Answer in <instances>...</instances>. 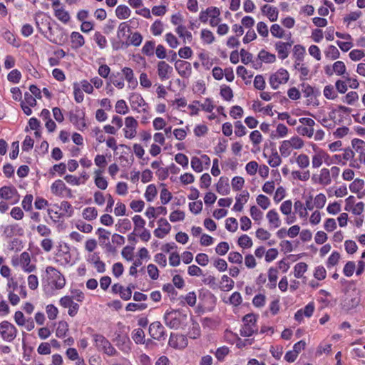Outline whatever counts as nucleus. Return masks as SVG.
I'll return each mask as SVG.
<instances>
[{
    "label": "nucleus",
    "instance_id": "c756f323",
    "mask_svg": "<svg viewBox=\"0 0 365 365\" xmlns=\"http://www.w3.org/2000/svg\"><path fill=\"white\" fill-rule=\"evenodd\" d=\"M82 215L85 220L91 221L97 217L98 211L94 207H88L83 210Z\"/></svg>",
    "mask_w": 365,
    "mask_h": 365
},
{
    "label": "nucleus",
    "instance_id": "774afa93",
    "mask_svg": "<svg viewBox=\"0 0 365 365\" xmlns=\"http://www.w3.org/2000/svg\"><path fill=\"white\" fill-rule=\"evenodd\" d=\"M351 145L356 152L362 153L365 149V142L361 139H353L351 141Z\"/></svg>",
    "mask_w": 365,
    "mask_h": 365
},
{
    "label": "nucleus",
    "instance_id": "1a4fd4ad",
    "mask_svg": "<svg viewBox=\"0 0 365 365\" xmlns=\"http://www.w3.org/2000/svg\"><path fill=\"white\" fill-rule=\"evenodd\" d=\"M137 120L131 116L125 118L124 133L126 138L132 139L136 135Z\"/></svg>",
    "mask_w": 365,
    "mask_h": 365
},
{
    "label": "nucleus",
    "instance_id": "f257e3e1",
    "mask_svg": "<svg viewBox=\"0 0 365 365\" xmlns=\"http://www.w3.org/2000/svg\"><path fill=\"white\" fill-rule=\"evenodd\" d=\"M46 277L48 283L52 284L56 289H61L65 287V277L57 269L52 266L46 268Z\"/></svg>",
    "mask_w": 365,
    "mask_h": 365
},
{
    "label": "nucleus",
    "instance_id": "6e6552de",
    "mask_svg": "<svg viewBox=\"0 0 365 365\" xmlns=\"http://www.w3.org/2000/svg\"><path fill=\"white\" fill-rule=\"evenodd\" d=\"M150 336L158 341L165 340L166 338L165 330L160 322H154L149 326Z\"/></svg>",
    "mask_w": 365,
    "mask_h": 365
},
{
    "label": "nucleus",
    "instance_id": "f03ea898",
    "mask_svg": "<svg viewBox=\"0 0 365 365\" xmlns=\"http://www.w3.org/2000/svg\"><path fill=\"white\" fill-rule=\"evenodd\" d=\"M95 345L98 351H103L109 356L118 355V351L110 342L102 334H93Z\"/></svg>",
    "mask_w": 365,
    "mask_h": 365
},
{
    "label": "nucleus",
    "instance_id": "cd10ccee",
    "mask_svg": "<svg viewBox=\"0 0 365 365\" xmlns=\"http://www.w3.org/2000/svg\"><path fill=\"white\" fill-rule=\"evenodd\" d=\"M131 11L125 5H119L115 9L116 16L119 19H126L130 16Z\"/></svg>",
    "mask_w": 365,
    "mask_h": 365
},
{
    "label": "nucleus",
    "instance_id": "5fc2aeb1",
    "mask_svg": "<svg viewBox=\"0 0 365 365\" xmlns=\"http://www.w3.org/2000/svg\"><path fill=\"white\" fill-rule=\"evenodd\" d=\"M150 31L154 36L160 35L163 31L162 22L160 20L155 21L150 27Z\"/></svg>",
    "mask_w": 365,
    "mask_h": 365
},
{
    "label": "nucleus",
    "instance_id": "a878e982",
    "mask_svg": "<svg viewBox=\"0 0 365 365\" xmlns=\"http://www.w3.org/2000/svg\"><path fill=\"white\" fill-rule=\"evenodd\" d=\"M278 278V271L276 268L271 267L268 270V279L267 284L269 289H274L277 285V280Z\"/></svg>",
    "mask_w": 365,
    "mask_h": 365
},
{
    "label": "nucleus",
    "instance_id": "dca6fc26",
    "mask_svg": "<svg viewBox=\"0 0 365 365\" xmlns=\"http://www.w3.org/2000/svg\"><path fill=\"white\" fill-rule=\"evenodd\" d=\"M292 42H282L277 41L276 42L274 47L276 51L278 53V56L279 58L284 60L288 57L289 54V50L292 47Z\"/></svg>",
    "mask_w": 365,
    "mask_h": 365
},
{
    "label": "nucleus",
    "instance_id": "c85d7f7f",
    "mask_svg": "<svg viewBox=\"0 0 365 365\" xmlns=\"http://www.w3.org/2000/svg\"><path fill=\"white\" fill-rule=\"evenodd\" d=\"M330 171L327 168H322L320 171V175L318 178V182L321 185H328L331 183Z\"/></svg>",
    "mask_w": 365,
    "mask_h": 365
},
{
    "label": "nucleus",
    "instance_id": "bb28decb",
    "mask_svg": "<svg viewBox=\"0 0 365 365\" xmlns=\"http://www.w3.org/2000/svg\"><path fill=\"white\" fill-rule=\"evenodd\" d=\"M227 181V179L224 180L223 178H220L217 183V191L222 195H227L230 192V186Z\"/></svg>",
    "mask_w": 365,
    "mask_h": 365
},
{
    "label": "nucleus",
    "instance_id": "ddd939ff",
    "mask_svg": "<svg viewBox=\"0 0 365 365\" xmlns=\"http://www.w3.org/2000/svg\"><path fill=\"white\" fill-rule=\"evenodd\" d=\"M130 102L134 110H138L139 108L142 107L143 112H148V103L139 93H132L130 96Z\"/></svg>",
    "mask_w": 365,
    "mask_h": 365
},
{
    "label": "nucleus",
    "instance_id": "f704fd0d",
    "mask_svg": "<svg viewBox=\"0 0 365 365\" xmlns=\"http://www.w3.org/2000/svg\"><path fill=\"white\" fill-rule=\"evenodd\" d=\"M307 264L305 262H299L294 267V274L296 278H302L307 270Z\"/></svg>",
    "mask_w": 365,
    "mask_h": 365
},
{
    "label": "nucleus",
    "instance_id": "58836bf2",
    "mask_svg": "<svg viewBox=\"0 0 365 365\" xmlns=\"http://www.w3.org/2000/svg\"><path fill=\"white\" fill-rule=\"evenodd\" d=\"M324 53L326 57L331 60L337 59L340 56L338 48L333 45L329 46Z\"/></svg>",
    "mask_w": 365,
    "mask_h": 365
},
{
    "label": "nucleus",
    "instance_id": "a18cd8bd",
    "mask_svg": "<svg viewBox=\"0 0 365 365\" xmlns=\"http://www.w3.org/2000/svg\"><path fill=\"white\" fill-rule=\"evenodd\" d=\"M297 131L299 134L309 138H312L314 133L313 127H307L304 125L298 126L297 128Z\"/></svg>",
    "mask_w": 365,
    "mask_h": 365
},
{
    "label": "nucleus",
    "instance_id": "5701e85b",
    "mask_svg": "<svg viewBox=\"0 0 365 365\" xmlns=\"http://www.w3.org/2000/svg\"><path fill=\"white\" fill-rule=\"evenodd\" d=\"M71 41L72 43V48L78 49L82 47L85 43L84 37L80 33L73 31L71 34Z\"/></svg>",
    "mask_w": 365,
    "mask_h": 365
},
{
    "label": "nucleus",
    "instance_id": "b1692460",
    "mask_svg": "<svg viewBox=\"0 0 365 365\" xmlns=\"http://www.w3.org/2000/svg\"><path fill=\"white\" fill-rule=\"evenodd\" d=\"M175 32L178 34V36L183 39L185 43H190L192 40V36L191 32L187 31L186 27L182 25H179L176 29Z\"/></svg>",
    "mask_w": 365,
    "mask_h": 365
},
{
    "label": "nucleus",
    "instance_id": "3c124183",
    "mask_svg": "<svg viewBox=\"0 0 365 365\" xmlns=\"http://www.w3.org/2000/svg\"><path fill=\"white\" fill-rule=\"evenodd\" d=\"M294 208L300 217H305L307 215V208L301 201L297 200L294 204Z\"/></svg>",
    "mask_w": 365,
    "mask_h": 365
},
{
    "label": "nucleus",
    "instance_id": "c9c22d12",
    "mask_svg": "<svg viewBox=\"0 0 365 365\" xmlns=\"http://www.w3.org/2000/svg\"><path fill=\"white\" fill-rule=\"evenodd\" d=\"M68 331V324L66 322L61 321L58 324L56 331V336L58 338H63L66 335Z\"/></svg>",
    "mask_w": 365,
    "mask_h": 365
},
{
    "label": "nucleus",
    "instance_id": "37998d69",
    "mask_svg": "<svg viewBox=\"0 0 365 365\" xmlns=\"http://www.w3.org/2000/svg\"><path fill=\"white\" fill-rule=\"evenodd\" d=\"M221 96L227 101H230L233 98V92L231 88L228 86H222L220 89Z\"/></svg>",
    "mask_w": 365,
    "mask_h": 365
},
{
    "label": "nucleus",
    "instance_id": "bf43d9fd",
    "mask_svg": "<svg viewBox=\"0 0 365 365\" xmlns=\"http://www.w3.org/2000/svg\"><path fill=\"white\" fill-rule=\"evenodd\" d=\"M270 32L273 36L279 38H282L284 35V31L277 24L272 25Z\"/></svg>",
    "mask_w": 365,
    "mask_h": 365
},
{
    "label": "nucleus",
    "instance_id": "7c9ffc66",
    "mask_svg": "<svg viewBox=\"0 0 365 365\" xmlns=\"http://www.w3.org/2000/svg\"><path fill=\"white\" fill-rule=\"evenodd\" d=\"M235 282L227 275H223L220 281V289L223 291H230L233 289Z\"/></svg>",
    "mask_w": 365,
    "mask_h": 365
},
{
    "label": "nucleus",
    "instance_id": "864d4df0",
    "mask_svg": "<svg viewBox=\"0 0 365 365\" xmlns=\"http://www.w3.org/2000/svg\"><path fill=\"white\" fill-rule=\"evenodd\" d=\"M296 162L299 168H306L309 165V158L305 154H300L296 159Z\"/></svg>",
    "mask_w": 365,
    "mask_h": 365
},
{
    "label": "nucleus",
    "instance_id": "680f3d73",
    "mask_svg": "<svg viewBox=\"0 0 365 365\" xmlns=\"http://www.w3.org/2000/svg\"><path fill=\"white\" fill-rule=\"evenodd\" d=\"M185 215L183 211L175 210L170 215V220L173 222L178 221H182L185 219Z\"/></svg>",
    "mask_w": 365,
    "mask_h": 365
},
{
    "label": "nucleus",
    "instance_id": "0eeeda50",
    "mask_svg": "<svg viewBox=\"0 0 365 365\" xmlns=\"http://www.w3.org/2000/svg\"><path fill=\"white\" fill-rule=\"evenodd\" d=\"M143 41V36L139 32H134L129 36L128 40L126 41H120L117 43H113V48L114 50H118L123 46L128 47L132 45L134 46H139Z\"/></svg>",
    "mask_w": 365,
    "mask_h": 365
},
{
    "label": "nucleus",
    "instance_id": "473e14b6",
    "mask_svg": "<svg viewBox=\"0 0 365 365\" xmlns=\"http://www.w3.org/2000/svg\"><path fill=\"white\" fill-rule=\"evenodd\" d=\"M258 58L267 63H272L276 61V56L274 54L270 53L267 51L262 49L258 53Z\"/></svg>",
    "mask_w": 365,
    "mask_h": 365
},
{
    "label": "nucleus",
    "instance_id": "de8ad7c7",
    "mask_svg": "<svg viewBox=\"0 0 365 365\" xmlns=\"http://www.w3.org/2000/svg\"><path fill=\"white\" fill-rule=\"evenodd\" d=\"M94 40L100 48H105L107 46V40L106 37L100 32L96 31L94 34Z\"/></svg>",
    "mask_w": 365,
    "mask_h": 365
},
{
    "label": "nucleus",
    "instance_id": "603ef678",
    "mask_svg": "<svg viewBox=\"0 0 365 365\" xmlns=\"http://www.w3.org/2000/svg\"><path fill=\"white\" fill-rule=\"evenodd\" d=\"M3 38L5 41H6L9 43L11 44L14 47L19 46V43L16 41L14 34L10 31H6L3 34Z\"/></svg>",
    "mask_w": 365,
    "mask_h": 365
},
{
    "label": "nucleus",
    "instance_id": "aec40b11",
    "mask_svg": "<svg viewBox=\"0 0 365 365\" xmlns=\"http://www.w3.org/2000/svg\"><path fill=\"white\" fill-rule=\"evenodd\" d=\"M249 196L248 191L243 190L241 194L236 197V202L233 207V210L238 212L242 211L243 204L247 202Z\"/></svg>",
    "mask_w": 365,
    "mask_h": 365
},
{
    "label": "nucleus",
    "instance_id": "39448f33",
    "mask_svg": "<svg viewBox=\"0 0 365 365\" xmlns=\"http://www.w3.org/2000/svg\"><path fill=\"white\" fill-rule=\"evenodd\" d=\"M17 333V329L11 322L5 320L0 323V335L4 341H13L16 337Z\"/></svg>",
    "mask_w": 365,
    "mask_h": 365
},
{
    "label": "nucleus",
    "instance_id": "6ab92c4d",
    "mask_svg": "<svg viewBox=\"0 0 365 365\" xmlns=\"http://www.w3.org/2000/svg\"><path fill=\"white\" fill-rule=\"evenodd\" d=\"M173 72V68L165 61H160L158 63V74L161 80H166L170 78Z\"/></svg>",
    "mask_w": 365,
    "mask_h": 365
},
{
    "label": "nucleus",
    "instance_id": "0e129e2a",
    "mask_svg": "<svg viewBox=\"0 0 365 365\" xmlns=\"http://www.w3.org/2000/svg\"><path fill=\"white\" fill-rule=\"evenodd\" d=\"M48 317L51 320L55 319L58 314V310L53 304H48L46 308Z\"/></svg>",
    "mask_w": 365,
    "mask_h": 365
},
{
    "label": "nucleus",
    "instance_id": "7ed1b4c3",
    "mask_svg": "<svg viewBox=\"0 0 365 365\" xmlns=\"http://www.w3.org/2000/svg\"><path fill=\"white\" fill-rule=\"evenodd\" d=\"M186 318L179 310L166 311L164 314V322L170 329H177L180 327L182 320Z\"/></svg>",
    "mask_w": 365,
    "mask_h": 365
},
{
    "label": "nucleus",
    "instance_id": "412c9836",
    "mask_svg": "<svg viewBox=\"0 0 365 365\" xmlns=\"http://www.w3.org/2000/svg\"><path fill=\"white\" fill-rule=\"evenodd\" d=\"M51 191L56 195H62L63 191H68L71 193V190L68 188L61 180H56L51 187Z\"/></svg>",
    "mask_w": 365,
    "mask_h": 365
},
{
    "label": "nucleus",
    "instance_id": "ea45409f",
    "mask_svg": "<svg viewBox=\"0 0 365 365\" xmlns=\"http://www.w3.org/2000/svg\"><path fill=\"white\" fill-rule=\"evenodd\" d=\"M155 46V41H148L145 43L143 47L142 48V53L148 56H153Z\"/></svg>",
    "mask_w": 365,
    "mask_h": 365
},
{
    "label": "nucleus",
    "instance_id": "c03bdc74",
    "mask_svg": "<svg viewBox=\"0 0 365 365\" xmlns=\"http://www.w3.org/2000/svg\"><path fill=\"white\" fill-rule=\"evenodd\" d=\"M157 195V190L154 185L151 184L149 185L145 190V197L146 198L147 201L151 202L153 200V199Z\"/></svg>",
    "mask_w": 365,
    "mask_h": 365
},
{
    "label": "nucleus",
    "instance_id": "e433bc0d",
    "mask_svg": "<svg viewBox=\"0 0 365 365\" xmlns=\"http://www.w3.org/2000/svg\"><path fill=\"white\" fill-rule=\"evenodd\" d=\"M115 226L117 227L118 231L124 233L131 228V222L128 218L120 219Z\"/></svg>",
    "mask_w": 365,
    "mask_h": 365
},
{
    "label": "nucleus",
    "instance_id": "6e6d98bb",
    "mask_svg": "<svg viewBox=\"0 0 365 365\" xmlns=\"http://www.w3.org/2000/svg\"><path fill=\"white\" fill-rule=\"evenodd\" d=\"M281 163H282V159H281L280 156L278 155L277 152V151L273 152L269 158L268 164L271 167L275 168V167L279 166L281 164Z\"/></svg>",
    "mask_w": 365,
    "mask_h": 365
},
{
    "label": "nucleus",
    "instance_id": "e2e57ef3",
    "mask_svg": "<svg viewBox=\"0 0 365 365\" xmlns=\"http://www.w3.org/2000/svg\"><path fill=\"white\" fill-rule=\"evenodd\" d=\"M290 148H291V145L288 140L282 141V143L279 147V151H280L282 156L285 157V158L288 157L291 153Z\"/></svg>",
    "mask_w": 365,
    "mask_h": 365
},
{
    "label": "nucleus",
    "instance_id": "69168bd1",
    "mask_svg": "<svg viewBox=\"0 0 365 365\" xmlns=\"http://www.w3.org/2000/svg\"><path fill=\"white\" fill-rule=\"evenodd\" d=\"M257 202L264 210L267 209L270 205L269 199L267 196L262 194L257 196Z\"/></svg>",
    "mask_w": 365,
    "mask_h": 365
},
{
    "label": "nucleus",
    "instance_id": "9d476101",
    "mask_svg": "<svg viewBox=\"0 0 365 365\" xmlns=\"http://www.w3.org/2000/svg\"><path fill=\"white\" fill-rule=\"evenodd\" d=\"M84 116L85 113L78 108H76L74 112H69L70 122L77 126L79 130H81V127L85 128L86 126L84 122Z\"/></svg>",
    "mask_w": 365,
    "mask_h": 365
},
{
    "label": "nucleus",
    "instance_id": "052dcab7",
    "mask_svg": "<svg viewBox=\"0 0 365 365\" xmlns=\"http://www.w3.org/2000/svg\"><path fill=\"white\" fill-rule=\"evenodd\" d=\"M225 227L230 232H235L238 227L237 220L234 217L227 218L226 220Z\"/></svg>",
    "mask_w": 365,
    "mask_h": 365
},
{
    "label": "nucleus",
    "instance_id": "f8f14e48",
    "mask_svg": "<svg viewBox=\"0 0 365 365\" xmlns=\"http://www.w3.org/2000/svg\"><path fill=\"white\" fill-rule=\"evenodd\" d=\"M175 68L181 77L188 78L192 73L191 64L186 61H176Z\"/></svg>",
    "mask_w": 365,
    "mask_h": 365
},
{
    "label": "nucleus",
    "instance_id": "2eb2a0df",
    "mask_svg": "<svg viewBox=\"0 0 365 365\" xmlns=\"http://www.w3.org/2000/svg\"><path fill=\"white\" fill-rule=\"evenodd\" d=\"M158 223L159 227L155 230L154 235L158 238H163L165 235L170 232L171 230V225L165 218H160Z\"/></svg>",
    "mask_w": 365,
    "mask_h": 365
},
{
    "label": "nucleus",
    "instance_id": "423d86ee",
    "mask_svg": "<svg viewBox=\"0 0 365 365\" xmlns=\"http://www.w3.org/2000/svg\"><path fill=\"white\" fill-rule=\"evenodd\" d=\"M289 78V74L286 69L280 68L269 77V82L273 89H277L280 84L286 83Z\"/></svg>",
    "mask_w": 365,
    "mask_h": 365
},
{
    "label": "nucleus",
    "instance_id": "a19ab883",
    "mask_svg": "<svg viewBox=\"0 0 365 365\" xmlns=\"http://www.w3.org/2000/svg\"><path fill=\"white\" fill-rule=\"evenodd\" d=\"M96 234L98 235L99 241L101 245H105L107 242H109L110 232L108 230L100 227L97 230Z\"/></svg>",
    "mask_w": 365,
    "mask_h": 365
},
{
    "label": "nucleus",
    "instance_id": "a211bd4d",
    "mask_svg": "<svg viewBox=\"0 0 365 365\" xmlns=\"http://www.w3.org/2000/svg\"><path fill=\"white\" fill-rule=\"evenodd\" d=\"M17 196L14 203L19 201V195L16 189L14 187L4 186L0 188V197L6 200L12 199Z\"/></svg>",
    "mask_w": 365,
    "mask_h": 365
},
{
    "label": "nucleus",
    "instance_id": "09e8293b",
    "mask_svg": "<svg viewBox=\"0 0 365 365\" xmlns=\"http://www.w3.org/2000/svg\"><path fill=\"white\" fill-rule=\"evenodd\" d=\"M238 245L242 248H250L252 246V241L251 238L247 235H242L238 239Z\"/></svg>",
    "mask_w": 365,
    "mask_h": 365
},
{
    "label": "nucleus",
    "instance_id": "9b49d317",
    "mask_svg": "<svg viewBox=\"0 0 365 365\" xmlns=\"http://www.w3.org/2000/svg\"><path fill=\"white\" fill-rule=\"evenodd\" d=\"M187 339L182 334H175L171 333L168 344L175 349H184L187 346Z\"/></svg>",
    "mask_w": 365,
    "mask_h": 365
},
{
    "label": "nucleus",
    "instance_id": "49530a36",
    "mask_svg": "<svg viewBox=\"0 0 365 365\" xmlns=\"http://www.w3.org/2000/svg\"><path fill=\"white\" fill-rule=\"evenodd\" d=\"M201 38L207 44L212 43L215 41V36L212 31L207 29H202L201 31Z\"/></svg>",
    "mask_w": 365,
    "mask_h": 365
},
{
    "label": "nucleus",
    "instance_id": "13d9d810",
    "mask_svg": "<svg viewBox=\"0 0 365 365\" xmlns=\"http://www.w3.org/2000/svg\"><path fill=\"white\" fill-rule=\"evenodd\" d=\"M333 70L338 76H341L346 73V66L343 61H338L333 64Z\"/></svg>",
    "mask_w": 365,
    "mask_h": 365
},
{
    "label": "nucleus",
    "instance_id": "4c0bfd02",
    "mask_svg": "<svg viewBox=\"0 0 365 365\" xmlns=\"http://www.w3.org/2000/svg\"><path fill=\"white\" fill-rule=\"evenodd\" d=\"M326 155L325 152L322 150H319L317 153L312 157V167L315 168L320 167Z\"/></svg>",
    "mask_w": 365,
    "mask_h": 365
},
{
    "label": "nucleus",
    "instance_id": "f3484780",
    "mask_svg": "<svg viewBox=\"0 0 365 365\" xmlns=\"http://www.w3.org/2000/svg\"><path fill=\"white\" fill-rule=\"evenodd\" d=\"M30 255L27 252H24L20 255V264L24 272L30 273L36 270L35 264H31Z\"/></svg>",
    "mask_w": 365,
    "mask_h": 365
},
{
    "label": "nucleus",
    "instance_id": "393cba45",
    "mask_svg": "<svg viewBox=\"0 0 365 365\" xmlns=\"http://www.w3.org/2000/svg\"><path fill=\"white\" fill-rule=\"evenodd\" d=\"M130 31V26L128 22H122L119 24L117 31V37L120 40L123 38H128L129 36L127 35L128 32Z\"/></svg>",
    "mask_w": 365,
    "mask_h": 365
},
{
    "label": "nucleus",
    "instance_id": "4d7b16f0",
    "mask_svg": "<svg viewBox=\"0 0 365 365\" xmlns=\"http://www.w3.org/2000/svg\"><path fill=\"white\" fill-rule=\"evenodd\" d=\"M115 111L119 114L125 115L128 112V107L124 100H119L115 104Z\"/></svg>",
    "mask_w": 365,
    "mask_h": 365
},
{
    "label": "nucleus",
    "instance_id": "2f4dec72",
    "mask_svg": "<svg viewBox=\"0 0 365 365\" xmlns=\"http://www.w3.org/2000/svg\"><path fill=\"white\" fill-rule=\"evenodd\" d=\"M55 16L61 22L66 24L70 21V15L64 9H54Z\"/></svg>",
    "mask_w": 365,
    "mask_h": 365
},
{
    "label": "nucleus",
    "instance_id": "8fccbe9b",
    "mask_svg": "<svg viewBox=\"0 0 365 365\" xmlns=\"http://www.w3.org/2000/svg\"><path fill=\"white\" fill-rule=\"evenodd\" d=\"M232 189L235 191L240 190L245 184V180L242 177H234L231 182Z\"/></svg>",
    "mask_w": 365,
    "mask_h": 365
},
{
    "label": "nucleus",
    "instance_id": "79ce46f5",
    "mask_svg": "<svg viewBox=\"0 0 365 365\" xmlns=\"http://www.w3.org/2000/svg\"><path fill=\"white\" fill-rule=\"evenodd\" d=\"M364 180L356 178L350 184L349 189L352 192L356 193L364 187Z\"/></svg>",
    "mask_w": 365,
    "mask_h": 365
},
{
    "label": "nucleus",
    "instance_id": "4468645a",
    "mask_svg": "<svg viewBox=\"0 0 365 365\" xmlns=\"http://www.w3.org/2000/svg\"><path fill=\"white\" fill-rule=\"evenodd\" d=\"M114 341L116 346L124 353H128L131 350V341L128 336L118 334Z\"/></svg>",
    "mask_w": 365,
    "mask_h": 365
},
{
    "label": "nucleus",
    "instance_id": "4be33fe9",
    "mask_svg": "<svg viewBox=\"0 0 365 365\" xmlns=\"http://www.w3.org/2000/svg\"><path fill=\"white\" fill-rule=\"evenodd\" d=\"M267 219L269 221V223L272 227L277 228L281 225V220L279 219V215L275 210H270L267 213Z\"/></svg>",
    "mask_w": 365,
    "mask_h": 365
},
{
    "label": "nucleus",
    "instance_id": "20e7f679",
    "mask_svg": "<svg viewBox=\"0 0 365 365\" xmlns=\"http://www.w3.org/2000/svg\"><path fill=\"white\" fill-rule=\"evenodd\" d=\"M243 326L240 329L241 336L246 337L250 336L253 334L256 333L258 330L256 324L257 317L253 314H246L243 319Z\"/></svg>",
    "mask_w": 365,
    "mask_h": 365
},
{
    "label": "nucleus",
    "instance_id": "338daca9",
    "mask_svg": "<svg viewBox=\"0 0 365 365\" xmlns=\"http://www.w3.org/2000/svg\"><path fill=\"white\" fill-rule=\"evenodd\" d=\"M21 77V72L17 69L12 70L7 76L8 81L14 83H19Z\"/></svg>",
    "mask_w": 365,
    "mask_h": 365
},
{
    "label": "nucleus",
    "instance_id": "72a5a7b5",
    "mask_svg": "<svg viewBox=\"0 0 365 365\" xmlns=\"http://www.w3.org/2000/svg\"><path fill=\"white\" fill-rule=\"evenodd\" d=\"M145 333L142 329H135L132 332V339L137 344L145 343Z\"/></svg>",
    "mask_w": 365,
    "mask_h": 365
}]
</instances>
